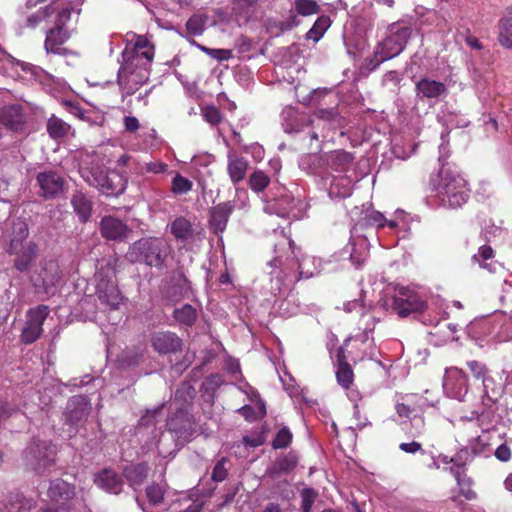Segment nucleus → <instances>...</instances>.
I'll return each mask as SVG.
<instances>
[{"label": "nucleus", "instance_id": "f257e3e1", "mask_svg": "<svg viewBox=\"0 0 512 512\" xmlns=\"http://www.w3.org/2000/svg\"><path fill=\"white\" fill-rule=\"evenodd\" d=\"M171 253V246L161 237H143L132 243L126 253V259L133 264H145L161 269Z\"/></svg>", "mask_w": 512, "mask_h": 512}, {"label": "nucleus", "instance_id": "f03ea898", "mask_svg": "<svg viewBox=\"0 0 512 512\" xmlns=\"http://www.w3.org/2000/svg\"><path fill=\"white\" fill-rule=\"evenodd\" d=\"M150 65L151 63L141 61L137 56L123 58L117 73V84L123 97L135 94L149 80Z\"/></svg>", "mask_w": 512, "mask_h": 512}, {"label": "nucleus", "instance_id": "7ed1b4c3", "mask_svg": "<svg viewBox=\"0 0 512 512\" xmlns=\"http://www.w3.org/2000/svg\"><path fill=\"white\" fill-rule=\"evenodd\" d=\"M95 294L102 305L110 310H117L123 302V295L117 284L116 270L107 262L95 274Z\"/></svg>", "mask_w": 512, "mask_h": 512}, {"label": "nucleus", "instance_id": "20e7f679", "mask_svg": "<svg viewBox=\"0 0 512 512\" xmlns=\"http://www.w3.org/2000/svg\"><path fill=\"white\" fill-rule=\"evenodd\" d=\"M83 179L90 185L97 188L106 196L121 195L127 185V179L118 171L104 170L94 166L82 171Z\"/></svg>", "mask_w": 512, "mask_h": 512}, {"label": "nucleus", "instance_id": "39448f33", "mask_svg": "<svg viewBox=\"0 0 512 512\" xmlns=\"http://www.w3.org/2000/svg\"><path fill=\"white\" fill-rule=\"evenodd\" d=\"M56 446L49 440L34 438L23 451L25 465L34 471H41L55 462Z\"/></svg>", "mask_w": 512, "mask_h": 512}, {"label": "nucleus", "instance_id": "423d86ee", "mask_svg": "<svg viewBox=\"0 0 512 512\" xmlns=\"http://www.w3.org/2000/svg\"><path fill=\"white\" fill-rule=\"evenodd\" d=\"M76 495L74 485L62 480L50 481L47 496L51 504L39 508L36 512H69L73 508V499Z\"/></svg>", "mask_w": 512, "mask_h": 512}, {"label": "nucleus", "instance_id": "0eeeda50", "mask_svg": "<svg viewBox=\"0 0 512 512\" xmlns=\"http://www.w3.org/2000/svg\"><path fill=\"white\" fill-rule=\"evenodd\" d=\"M91 411L89 400L83 395L71 397L63 413L64 425L68 426L67 434L71 438L77 434L79 428L82 427Z\"/></svg>", "mask_w": 512, "mask_h": 512}, {"label": "nucleus", "instance_id": "6e6552de", "mask_svg": "<svg viewBox=\"0 0 512 512\" xmlns=\"http://www.w3.org/2000/svg\"><path fill=\"white\" fill-rule=\"evenodd\" d=\"M166 426L181 445L193 438L197 427L193 415L186 407H177L167 419Z\"/></svg>", "mask_w": 512, "mask_h": 512}, {"label": "nucleus", "instance_id": "1a4fd4ad", "mask_svg": "<svg viewBox=\"0 0 512 512\" xmlns=\"http://www.w3.org/2000/svg\"><path fill=\"white\" fill-rule=\"evenodd\" d=\"M426 308V301L408 287H401L392 302V310L402 318L408 317L412 313H421Z\"/></svg>", "mask_w": 512, "mask_h": 512}, {"label": "nucleus", "instance_id": "9d476101", "mask_svg": "<svg viewBox=\"0 0 512 512\" xmlns=\"http://www.w3.org/2000/svg\"><path fill=\"white\" fill-rule=\"evenodd\" d=\"M47 305L40 304L27 312V321L22 329L21 341L25 344L35 342L43 332V323L49 315Z\"/></svg>", "mask_w": 512, "mask_h": 512}, {"label": "nucleus", "instance_id": "9b49d317", "mask_svg": "<svg viewBox=\"0 0 512 512\" xmlns=\"http://www.w3.org/2000/svg\"><path fill=\"white\" fill-rule=\"evenodd\" d=\"M39 195L45 200L59 197L65 190L66 180L54 170L39 172L36 176Z\"/></svg>", "mask_w": 512, "mask_h": 512}, {"label": "nucleus", "instance_id": "f8f14e48", "mask_svg": "<svg viewBox=\"0 0 512 512\" xmlns=\"http://www.w3.org/2000/svg\"><path fill=\"white\" fill-rule=\"evenodd\" d=\"M443 388L448 397L463 401L469 390L468 376L457 367L446 370Z\"/></svg>", "mask_w": 512, "mask_h": 512}, {"label": "nucleus", "instance_id": "ddd939ff", "mask_svg": "<svg viewBox=\"0 0 512 512\" xmlns=\"http://www.w3.org/2000/svg\"><path fill=\"white\" fill-rule=\"evenodd\" d=\"M406 39L402 34H389L381 40L376 48V63L370 68L375 70L382 62L391 59L404 49Z\"/></svg>", "mask_w": 512, "mask_h": 512}, {"label": "nucleus", "instance_id": "4468645a", "mask_svg": "<svg viewBox=\"0 0 512 512\" xmlns=\"http://www.w3.org/2000/svg\"><path fill=\"white\" fill-rule=\"evenodd\" d=\"M99 230L103 238L117 242L126 241L132 233V229L125 222L111 215L101 219Z\"/></svg>", "mask_w": 512, "mask_h": 512}, {"label": "nucleus", "instance_id": "2eb2a0df", "mask_svg": "<svg viewBox=\"0 0 512 512\" xmlns=\"http://www.w3.org/2000/svg\"><path fill=\"white\" fill-rule=\"evenodd\" d=\"M151 346L160 355L175 354L183 349V340L174 332L157 331L151 334Z\"/></svg>", "mask_w": 512, "mask_h": 512}, {"label": "nucleus", "instance_id": "dca6fc26", "mask_svg": "<svg viewBox=\"0 0 512 512\" xmlns=\"http://www.w3.org/2000/svg\"><path fill=\"white\" fill-rule=\"evenodd\" d=\"M235 209L234 201H226L211 207L208 211V227L216 235L226 230L229 217Z\"/></svg>", "mask_w": 512, "mask_h": 512}, {"label": "nucleus", "instance_id": "f3484780", "mask_svg": "<svg viewBox=\"0 0 512 512\" xmlns=\"http://www.w3.org/2000/svg\"><path fill=\"white\" fill-rule=\"evenodd\" d=\"M298 465V456L295 452H288L287 454L280 455L275 461L266 469L265 477L271 480H277L282 475L291 473Z\"/></svg>", "mask_w": 512, "mask_h": 512}, {"label": "nucleus", "instance_id": "a211bd4d", "mask_svg": "<svg viewBox=\"0 0 512 512\" xmlns=\"http://www.w3.org/2000/svg\"><path fill=\"white\" fill-rule=\"evenodd\" d=\"M141 61L152 63L154 58V45L145 35L138 34L134 43L127 44L122 53L123 58L136 57Z\"/></svg>", "mask_w": 512, "mask_h": 512}, {"label": "nucleus", "instance_id": "6ab92c4d", "mask_svg": "<svg viewBox=\"0 0 512 512\" xmlns=\"http://www.w3.org/2000/svg\"><path fill=\"white\" fill-rule=\"evenodd\" d=\"M7 253L15 256L13 261L14 268L19 272H26L31 269L33 262L38 257L39 246L36 242L29 241L22 249L9 251Z\"/></svg>", "mask_w": 512, "mask_h": 512}, {"label": "nucleus", "instance_id": "aec40b11", "mask_svg": "<svg viewBox=\"0 0 512 512\" xmlns=\"http://www.w3.org/2000/svg\"><path fill=\"white\" fill-rule=\"evenodd\" d=\"M149 471L150 467L147 462L130 463L122 467V477L134 491H138L148 478Z\"/></svg>", "mask_w": 512, "mask_h": 512}, {"label": "nucleus", "instance_id": "412c9836", "mask_svg": "<svg viewBox=\"0 0 512 512\" xmlns=\"http://www.w3.org/2000/svg\"><path fill=\"white\" fill-rule=\"evenodd\" d=\"M25 121L23 107L19 104L6 105L0 109V123L10 130H21Z\"/></svg>", "mask_w": 512, "mask_h": 512}, {"label": "nucleus", "instance_id": "4be33fe9", "mask_svg": "<svg viewBox=\"0 0 512 512\" xmlns=\"http://www.w3.org/2000/svg\"><path fill=\"white\" fill-rule=\"evenodd\" d=\"M61 279V271L56 263L48 262L42 267L40 274L33 279L34 286L48 293Z\"/></svg>", "mask_w": 512, "mask_h": 512}, {"label": "nucleus", "instance_id": "5701e85b", "mask_svg": "<svg viewBox=\"0 0 512 512\" xmlns=\"http://www.w3.org/2000/svg\"><path fill=\"white\" fill-rule=\"evenodd\" d=\"M95 483L112 494H120L123 491L124 480L114 470L105 468L96 474Z\"/></svg>", "mask_w": 512, "mask_h": 512}, {"label": "nucleus", "instance_id": "b1692460", "mask_svg": "<svg viewBox=\"0 0 512 512\" xmlns=\"http://www.w3.org/2000/svg\"><path fill=\"white\" fill-rule=\"evenodd\" d=\"M466 186L467 182L461 175L449 170L443 171L439 184L442 202L445 203V197L453 194V192L456 193L466 189Z\"/></svg>", "mask_w": 512, "mask_h": 512}, {"label": "nucleus", "instance_id": "393cba45", "mask_svg": "<svg viewBox=\"0 0 512 512\" xmlns=\"http://www.w3.org/2000/svg\"><path fill=\"white\" fill-rule=\"evenodd\" d=\"M29 236V227L28 224L22 219H16L12 223V229L9 236V244L6 249V252L9 251H17L22 249L23 246L30 240H28Z\"/></svg>", "mask_w": 512, "mask_h": 512}, {"label": "nucleus", "instance_id": "a878e982", "mask_svg": "<svg viewBox=\"0 0 512 512\" xmlns=\"http://www.w3.org/2000/svg\"><path fill=\"white\" fill-rule=\"evenodd\" d=\"M416 92L420 99H438L447 93V87L442 82L422 78L416 83Z\"/></svg>", "mask_w": 512, "mask_h": 512}, {"label": "nucleus", "instance_id": "bb28decb", "mask_svg": "<svg viewBox=\"0 0 512 512\" xmlns=\"http://www.w3.org/2000/svg\"><path fill=\"white\" fill-rule=\"evenodd\" d=\"M227 172L231 182L236 185L243 181L249 168V162L244 157L229 153L227 156Z\"/></svg>", "mask_w": 512, "mask_h": 512}, {"label": "nucleus", "instance_id": "cd10ccee", "mask_svg": "<svg viewBox=\"0 0 512 512\" xmlns=\"http://www.w3.org/2000/svg\"><path fill=\"white\" fill-rule=\"evenodd\" d=\"M483 395L481 397L482 404L486 407H492L496 404L504 394V385L497 383L491 376L484 378L482 381Z\"/></svg>", "mask_w": 512, "mask_h": 512}, {"label": "nucleus", "instance_id": "c85d7f7f", "mask_svg": "<svg viewBox=\"0 0 512 512\" xmlns=\"http://www.w3.org/2000/svg\"><path fill=\"white\" fill-rule=\"evenodd\" d=\"M71 204L80 222H87L91 216L92 202L86 195L81 191H76L71 198Z\"/></svg>", "mask_w": 512, "mask_h": 512}, {"label": "nucleus", "instance_id": "c756f323", "mask_svg": "<svg viewBox=\"0 0 512 512\" xmlns=\"http://www.w3.org/2000/svg\"><path fill=\"white\" fill-rule=\"evenodd\" d=\"M144 349L141 347H131L124 349L117 356V363L121 368L136 366L143 361Z\"/></svg>", "mask_w": 512, "mask_h": 512}, {"label": "nucleus", "instance_id": "7c9ffc66", "mask_svg": "<svg viewBox=\"0 0 512 512\" xmlns=\"http://www.w3.org/2000/svg\"><path fill=\"white\" fill-rule=\"evenodd\" d=\"M171 233L177 241L185 242L193 237L194 230L188 219L185 217H177L171 223Z\"/></svg>", "mask_w": 512, "mask_h": 512}, {"label": "nucleus", "instance_id": "2f4dec72", "mask_svg": "<svg viewBox=\"0 0 512 512\" xmlns=\"http://www.w3.org/2000/svg\"><path fill=\"white\" fill-rule=\"evenodd\" d=\"M493 257L494 250L488 245H483L479 248L478 253L472 256V261L478 263L480 267L487 269L489 272L495 273L500 265L497 262H486Z\"/></svg>", "mask_w": 512, "mask_h": 512}, {"label": "nucleus", "instance_id": "473e14b6", "mask_svg": "<svg viewBox=\"0 0 512 512\" xmlns=\"http://www.w3.org/2000/svg\"><path fill=\"white\" fill-rule=\"evenodd\" d=\"M69 34H47L45 49L48 53L65 55L68 49L63 44L68 40Z\"/></svg>", "mask_w": 512, "mask_h": 512}, {"label": "nucleus", "instance_id": "72a5a7b5", "mask_svg": "<svg viewBox=\"0 0 512 512\" xmlns=\"http://www.w3.org/2000/svg\"><path fill=\"white\" fill-rule=\"evenodd\" d=\"M196 396L195 388L188 382L182 383L175 392V403H178V407H186L192 405L193 399Z\"/></svg>", "mask_w": 512, "mask_h": 512}, {"label": "nucleus", "instance_id": "f704fd0d", "mask_svg": "<svg viewBox=\"0 0 512 512\" xmlns=\"http://www.w3.org/2000/svg\"><path fill=\"white\" fill-rule=\"evenodd\" d=\"M173 317L179 324L192 326L196 322L197 311L192 305L184 304L173 311Z\"/></svg>", "mask_w": 512, "mask_h": 512}, {"label": "nucleus", "instance_id": "c9c22d12", "mask_svg": "<svg viewBox=\"0 0 512 512\" xmlns=\"http://www.w3.org/2000/svg\"><path fill=\"white\" fill-rule=\"evenodd\" d=\"M450 472L454 475L457 484L460 487V494L467 500L474 499L476 497V493L471 488L472 480L459 469L451 467Z\"/></svg>", "mask_w": 512, "mask_h": 512}, {"label": "nucleus", "instance_id": "e433bc0d", "mask_svg": "<svg viewBox=\"0 0 512 512\" xmlns=\"http://www.w3.org/2000/svg\"><path fill=\"white\" fill-rule=\"evenodd\" d=\"M70 126L62 119L52 115L47 121V132L53 139L63 138L67 135Z\"/></svg>", "mask_w": 512, "mask_h": 512}, {"label": "nucleus", "instance_id": "4c0bfd02", "mask_svg": "<svg viewBox=\"0 0 512 512\" xmlns=\"http://www.w3.org/2000/svg\"><path fill=\"white\" fill-rule=\"evenodd\" d=\"M215 20L205 14H194L187 21V32H203L209 28Z\"/></svg>", "mask_w": 512, "mask_h": 512}, {"label": "nucleus", "instance_id": "58836bf2", "mask_svg": "<svg viewBox=\"0 0 512 512\" xmlns=\"http://www.w3.org/2000/svg\"><path fill=\"white\" fill-rule=\"evenodd\" d=\"M270 184L269 176L262 170H255L249 177L248 185L256 193L263 192Z\"/></svg>", "mask_w": 512, "mask_h": 512}, {"label": "nucleus", "instance_id": "ea45409f", "mask_svg": "<svg viewBox=\"0 0 512 512\" xmlns=\"http://www.w3.org/2000/svg\"><path fill=\"white\" fill-rule=\"evenodd\" d=\"M343 41L349 54H355L365 48V34H343Z\"/></svg>", "mask_w": 512, "mask_h": 512}, {"label": "nucleus", "instance_id": "a19ab883", "mask_svg": "<svg viewBox=\"0 0 512 512\" xmlns=\"http://www.w3.org/2000/svg\"><path fill=\"white\" fill-rule=\"evenodd\" d=\"M145 493L148 502L152 506H158L164 501L165 490L160 484L156 482L149 484L145 489Z\"/></svg>", "mask_w": 512, "mask_h": 512}, {"label": "nucleus", "instance_id": "79ce46f5", "mask_svg": "<svg viewBox=\"0 0 512 512\" xmlns=\"http://www.w3.org/2000/svg\"><path fill=\"white\" fill-rule=\"evenodd\" d=\"M353 159H354L353 155L351 153H349V152L344 151V150L335 151L330 156L331 165L336 170L345 169L346 167H348L352 163Z\"/></svg>", "mask_w": 512, "mask_h": 512}, {"label": "nucleus", "instance_id": "37998d69", "mask_svg": "<svg viewBox=\"0 0 512 512\" xmlns=\"http://www.w3.org/2000/svg\"><path fill=\"white\" fill-rule=\"evenodd\" d=\"M294 7L298 15L309 16L319 12V5L315 0H295Z\"/></svg>", "mask_w": 512, "mask_h": 512}, {"label": "nucleus", "instance_id": "c03bdc74", "mask_svg": "<svg viewBox=\"0 0 512 512\" xmlns=\"http://www.w3.org/2000/svg\"><path fill=\"white\" fill-rule=\"evenodd\" d=\"M481 452V449L476 448L475 446L470 451L468 448H462L460 451L456 453L454 457H451L449 462H453L457 468H462L472 459L473 455H477Z\"/></svg>", "mask_w": 512, "mask_h": 512}, {"label": "nucleus", "instance_id": "a18cd8bd", "mask_svg": "<svg viewBox=\"0 0 512 512\" xmlns=\"http://www.w3.org/2000/svg\"><path fill=\"white\" fill-rule=\"evenodd\" d=\"M300 497H301V506H300L301 511L302 512H311L312 506H313L316 498L318 497V492L311 487H306L300 491Z\"/></svg>", "mask_w": 512, "mask_h": 512}, {"label": "nucleus", "instance_id": "49530a36", "mask_svg": "<svg viewBox=\"0 0 512 512\" xmlns=\"http://www.w3.org/2000/svg\"><path fill=\"white\" fill-rule=\"evenodd\" d=\"M315 114L318 118L334 125H341L343 120L336 107L318 108Z\"/></svg>", "mask_w": 512, "mask_h": 512}, {"label": "nucleus", "instance_id": "de8ad7c7", "mask_svg": "<svg viewBox=\"0 0 512 512\" xmlns=\"http://www.w3.org/2000/svg\"><path fill=\"white\" fill-rule=\"evenodd\" d=\"M188 40L195 44L196 43L192 40H190L188 38ZM197 47L202 50L203 52H205L207 55H209L211 58L217 60V61H225V60H229L230 58H232V50L230 49H214V48H209V47H206V46H203V45H200V44H197Z\"/></svg>", "mask_w": 512, "mask_h": 512}, {"label": "nucleus", "instance_id": "09e8293b", "mask_svg": "<svg viewBox=\"0 0 512 512\" xmlns=\"http://www.w3.org/2000/svg\"><path fill=\"white\" fill-rule=\"evenodd\" d=\"M236 47L238 49V52L247 58H251V55H248L249 52L252 51H262L261 48H258V43L253 41L252 39L241 35L238 40L236 41Z\"/></svg>", "mask_w": 512, "mask_h": 512}, {"label": "nucleus", "instance_id": "8fccbe9b", "mask_svg": "<svg viewBox=\"0 0 512 512\" xmlns=\"http://www.w3.org/2000/svg\"><path fill=\"white\" fill-rule=\"evenodd\" d=\"M336 377L338 383L344 388H349L353 383V371L349 364H341L338 366Z\"/></svg>", "mask_w": 512, "mask_h": 512}, {"label": "nucleus", "instance_id": "3c124183", "mask_svg": "<svg viewBox=\"0 0 512 512\" xmlns=\"http://www.w3.org/2000/svg\"><path fill=\"white\" fill-rule=\"evenodd\" d=\"M292 441V433L287 427L281 428L275 438L272 441V447L274 449L287 448Z\"/></svg>", "mask_w": 512, "mask_h": 512}, {"label": "nucleus", "instance_id": "603ef678", "mask_svg": "<svg viewBox=\"0 0 512 512\" xmlns=\"http://www.w3.org/2000/svg\"><path fill=\"white\" fill-rule=\"evenodd\" d=\"M192 188V182L180 174H177L172 180L171 190L175 194H186Z\"/></svg>", "mask_w": 512, "mask_h": 512}, {"label": "nucleus", "instance_id": "864d4df0", "mask_svg": "<svg viewBox=\"0 0 512 512\" xmlns=\"http://www.w3.org/2000/svg\"><path fill=\"white\" fill-rule=\"evenodd\" d=\"M228 462L226 457H222L220 460L216 462L213 467L211 479L214 482H222L227 478L228 470L225 467V464Z\"/></svg>", "mask_w": 512, "mask_h": 512}, {"label": "nucleus", "instance_id": "5fc2aeb1", "mask_svg": "<svg viewBox=\"0 0 512 512\" xmlns=\"http://www.w3.org/2000/svg\"><path fill=\"white\" fill-rule=\"evenodd\" d=\"M401 78L398 73L394 70L388 71L382 79V86L390 92H396L399 89Z\"/></svg>", "mask_w": 512, "mask_h": 512}, {"label": "nucleus", "instance_id": "6e6d98bb", "mask_svg": "<svg viewBox=\"0 0 512 512\" xmlns=\"http://www.w3.org/2000/svg\"><path fill=\"white\" fill-rule=\"evenodd\" d=\"M468 189H463L460 192H456L447 197H445V202L448 203V206L451 208L461 207L468 200Z\"/></svg>", "mask_w": 512, "mask_h": 512}, {"label": "nucleus", "instance_id": "4d7b16f0", "mask_svg": "<svg viewBox=\"0 0 512 512\" xmlns=\"http://www.w3.org/2000/svg\"><path fill=\"white\" fill-rule=\"evenodd\" d=\"M467 366H468L471 374L476 379H481L483 381L484 378H487L489 376L488 375L489 370H488L487 366L482 362H479L477 360H471V361L467 362Z\"/></svg>", "mask_w": 512, "mask_h": 512}, {"label": "nucleus", "instance_id": "13d9d810", "mask_svg": "<svg viewBox=\"0 0 512 512\" xmlns=\"http://www.w3.org/2000/svg\"><path fill=\"white\" fill-rule=\"evenodd\" d=\"M331 26V19L329 16H320L307 32H326Z\"/></svg>", "mask_w": 512, "mask_h": 512}, {"label": "nucleus", "instance_id": "bf43d9fd", "mask_svg": "<svg viewBox=\"0 0 512 512\" xmlns=\"http://www.w3.org/2000/svg\"><path fill=\"white\" fill-rule=\"evenodd\" d=\"M366 224L370 226L384 227L386 218L381 212L373 211L365 218Z\"/></svg>", "mask_w": 512, "mask_h": 512}, {"label": "nucleus", "instance_id": "052dcab7", "mask_svg": "<svg viewBox=\"0 0 512 512\" xmlns=\"http://www.w3.org/2000/svg\"><path fill=\"white\" fill-rule=\"evenodd\" d=\"M204 118L211 124H218L222 117L220 111L216 107L209 106L204 110Z\"/></svg>", "mask_w": 512, "mask_h": 512}, {"label": "nucleus", "instance_id": "680f3d73", "mask_svg": "<svg viewBox=\"0 0 512 512\" xmlns=\"http://www.w3.org/2000/svg\"><path fill=\"white\" fill-rule=\"evenodd\" d=\"M500 29L503 32H512V7H508L499 21Z\"/></svg>", "mask_w": 512, "mask_h": 512}, {"label": "nucleus", "instance_id": "e2e57ef3", "mask_svg": "<svg viewBox=\"0 0 512 512\" xmlns=\"http://www.w3.org/2000/svg\"><path fill=\"white\" fill-rule=\"evenodd\" d=\"M167 167H168L167 164L160 162V161H155V162L146 163L144 166V169L147 172L159 174V173L165 172L167 170Z\"/></svg>", "mask_w": 512, "mask_h": 512}, {"label": "nucleus", "instance_id": "0e129e2a", "mask_svg": "<svg viewBox=\"0 0 512 512\" xmlns=\"http://www.w3.org/2000/svg\"><path fill=\"white\" fill-rule=\"evenodd\" d=\"M300 23L301 19L298 17V15L291 14L284 22H282L281 30L284 31L296 28L300 25Z\"/></svg>", "mask_w": 512, "mask_h": 512}, {"label": "nucleus", "instance_id": "69168bd1", "mask_svg": "<svg viewBox=\"0 0 512 512\" xmlns=\"http://www.w3.org/2000/svg\"><path fill=\"white\" fill-rule=\"evenodd\" d=\"M495 457L502 461L506 462L511 458V450L506 444H501L495 451Z\"/></svg>", "mask_w": 512, "mask_h": 512}, {"label": "nucleus", "instance_id": "338daca9", "mask_svg": "<svg viewBox=\"0 0 512 512\" xmlns=\"http://www.w3.org/2000/svg\"><path fill=\"white\" fill-rule=\"evenodd\" d=\"M399 448L406 453L414 454L422 450V445L419 442L412 441L410 443H401Z\"/></svg>", "mask_w": 512, "mask_h": 512}, {"label": "nucleus", "instance_id": "774afa93", "mask_svg": "<svg viewBox=\"0 0 512 512\" xmlns=\"http://www.w3.org/2000/svg\"><path fill=\"white\" fill-rule=\"evenodd\" d=\"M124 126H125L126 131L135 132L139 128V121L134 116H125L124 117Z\"/></svg>", "mask_w": 512, "mask_h": 512}]
</instances>
